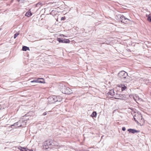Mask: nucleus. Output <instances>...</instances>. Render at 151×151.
I'll return each instance as SVG.
<instances>
[{"instance_id":"nucleus-1","label":"nucleus","mask_w":151,"mask_h":151,"mask_svg":"<svg viewBox=\"0 0 151 151\" xmlns=\"http://www.w3.org/2000/svg\"><path fill=\"white\" fill-rule=\"evenodd\" d=\"M118 76L121 78L124 82H127L128 81L127 73L124 71H120L118 74Z\"/></svg>"},{"instance_id":"nucleus-2","label":"nucleus","mask_w":151,"mask_h":151,"mask_svg":"<svg viewBox=\"0 0 151 151\" xmlns=\"http://www.w3.org/2000/svg\"><path fill=\"white\" fill-rule=\"evenodd\" d=\"M60 88L61 91L63 93L69 95L73 93L71 89L64 85L61 86Z\"/></svg>"},{"instance_id":"nucleus-3","label":"nucleus","mask_w":151,"mask_h":151,"mask_svg":"<svg viewBox=\"0 0 151 151\" xmlns=\"http://www.w3.org/2000/svg\"><path fill=\"white\" fill-rule=\"evenodd\" d=\"M118 17H119L120 20L122 22L124 23H126L129 21V19L127 18H125L123 16H122L121 15H118Z\"/></svg>"},{"instance_id":"nucleus-4","label":"nucleus","mask_w":151,"mask_h":151,"mask_svg":"<svg viewBox=\"0 0 151 151\" xmlns=\"http://www.w3.org/2000/svg\"><path fill=\"white\" fill-rule=\"evenodd\" d=\"M107 94L108 95H110L111 96V97L110 96V98H114L117 99H121L116 97V96H115L114 92V90L113 89H111L107 93Z\"/></svg>"},{"instance_id":"nucleus-5","label":"nucleus","mask_w":151,"mask_h":151,"mask_svg":"<svg viewBox=\"0 0 151 151\" xmlns=\"http://www.w3.org/2000/svg\"><path fill=\"white\" fill-rule=\"evenodd\" d=\"M48 101L51 103H53L57 102L56 96H54L52 97H50L48 98Z\"/></svg>"},{"instance_id":"nucleus-6","label":"nucleus","mask_w":151,"mask_h":151,"mask_svg":"<svg viewBox=\"0 0 151 151\" xmlns=\"http://www.w3.org/2000/svg\"><path fill=\"white\" fill-rule=\"evenodd\" d=\"M137 116H138L139 117V119H138L139 120L140 118V122L141 123H142V124H143L144 123V119L142 117V115L141 114H135V117H136Z\"/></svg>"},{"instance_id":"nucleus-7","label":"nucleus","mask_w":151,"mask_h":151,"mask_svg":"<svg viewBox=\"0 0 151 151\" xmlns=\"http://www.w3.org/2000/svg\"><path fill=\"white\" fill-rule=\"evenodd\" d=\"M19 149L21 151H32V150H30L27 148L22 147H20V148H19Z\"/></svg>"},{"instance_id":"nucleus-8","label":"nucleus","mask_w":151,"mask_h":151,"mask_svg":"<svg viewBox=\"0 0 151 151\" xmlns=\"http://www.w3.org/2000/svg\"><path fill=\"white\" fill-rule=\"evenodd\" d=\"M25 123L24 121L20 120L19 121L17 122V124H18V127H21L24 124H22V123Z\"/></svg>"},{"instance_id":"nucleus-9","label":"nucleus","mask_w":151,"mask_h":151,"mask_svg":"<svg viewBox=\"0 0 151 151\" xmlns=\"http://www.w3.org/2000/svg\"><path fill=\"white\" fill-rule=\"evenodd\" d=\"M128 131L130 132L134 133H137L139 132V131L137 130L134 129H128Z\"/></svg>"},{"instance_id":"nucleus-10","label":"nucleus","mask_w":151,"mask_h":151,"mask_svg":"<svg viewBox=\"0 0 151 151\" xmlns=\"http://www.w3.org/2000/svg\"><path fill=\"white\" fill-rule=\"evenodd\" d=\"M37 83H45L43 78H37Z\"/></svg>"},{"instance_id":"nucleus-11","label":"nucleus","mask_w":151,"mask_h":151,"mask_svg":"<svg viewBox=\"0 0 151 151\" xmlns=\"http://www.w3.org/2000/svg\"><path fill=\"white\" fill-rule=\"evenodd\" d=\"M120 85L121 86H120L121 87V90L122 91H124L127 88V87L125 86L124 84H121Z\"/></svg>"},{"instance_id":"nucleus-12","label":"nucleus","mask_w":151,"mask_h":151,"mask_svg":"<svg viewBox=\"0 0 151 151\" xmlns=\"http://www.w3.org/2000/svg\"><path fill=\"white\" fill-rule=\"evenodd\" d=\"M43 148L45 149H47L49 148L50 147L47 145V143L44 142L43 145Z\"/></svg>"},{"instance_id":"nucleus-13","label":"nucleus","mask_w":151,"mask_h":151,"mask_svg":"<svg viewBox=\"0 0 151 151\" xmlns=\"http://www.w3.org/2000/svg\"><path fill=\"white\" fill-rule=\"evenodd\" d=\"M22 50L23 51H26L27 50H29V47L24 46L22 47Z\"/></svg>"},{"instance_id":"nucleus-14","label":"nucleus","mask_w":151,"mask_h":151,"mask_svg":"<svg viewBox=\"0 0 151 151\" xmlns=\"http://www.w3.org/2000/svg\"><path fill=\"white\" fill-rule=\"evenodd\" d=\"M44 142H46L47 143V145L48 146H50V147L51 146H53V145H52V144L51 143L50 141L49 140H47L45 141Z\"/></svg>"},{"instance_id":"nucleus-15","label":"nucleus","mask_w":151,"mask_h":151,"mask_svg":"<svg viewBox=\"0 0 151 151\" xmlns=\"http://www.w3.org/2000/svg\"><path fill=\"white\" fill-rule=\"evenodd\" d=\"M62 100V97L60 96H56V101H60Z\"/></svg>"},{"instance_id":"nucleus-16","label":"nucleus","mask_w":151,"mask_h":151,"mask_svg":"<svg viewBox=\"0 0 151 151\" xmlns=\"http://www.w3.org/2000/svg\"><path fill=\"white\" fill-rule=\"evenodd\" d=\"M134 99L135 101H136L137 100H139V99H141L139 98L138 96L137 95H136L135 96H134Z\"/></svg>"},{"instance_id":"nucleus-17","label":"nucleus","mask_w":151,"mask_h":151,"mask_svg":"<svg viewBox=\"0 0 151 151\" xmlns=\"http://www.w3.org/2000/svg\"><path fill=\"white\" fill-rule=\"evenodd\" d=\"M32 15V14L30 11V12H26L25 15L26 16H27L28 17H29L31 16Z\"/></svg>"},{"instance_id":"nucleus-18","label":"nucleus","mask_w":151,"mask_h":151,"mask_svg":"<svg viewBox=\"0 0 151 151\" xmlns=\"http://www.w3.org/2000/svg\"><path fill=\"white\" fill-rule=\"evenodd\" d=\"M63 43H69L70 42V41L69 39H64L63 40Z\"/></svg>"},{"instance_id":"nucleus-19","label":"nucleus","mask_w":151,"mask_h":151,"mask_svg":"<svg viewBox=\"0 0 151 151\" xmlns=\"http://www.w3.org/2000/svg\"><path fill=\"white\" fill-rule=\"evenodd\" d=\"M43 5V4L41 3H38L36 5V7H38L39 8H40L41 6Z\"/></svg>"},{"instance_id":"nucleus-20","label":"nucleus","mask_w":151,"mask_h":151,"mask_svg":"<svg viewBox=\"0 0 151 151\" xmlns=\"http://www.w3.org/2000/svg\"><path fill=\"white\" fill-rule=\"evenodd\" d=\"M97 115V113L96 111L93 112L91 116L93 117H95Z\"/></svg>"},{"instance_id":"nucleus-21","label":"nucleus","mask_w":151,"mask_h":151,"mask_svg":"<svg viewBox=\"0 0 151 151\" xmlns=\"http://www.w3.org/2000/svg\"><path fill=\"white\" fill-rule=\"evenodd\" d=\"M63 38H57V40L60 43H63Z\"/></svg>"},{"instance_id":"nucleus-22","label":"nucleus","mask_w":151,"mask_h":151,"mask_svg":"<svg viewBox=\"0 0 151 151\" xmlns=\"http://www.w3.org/2000/svg\"><path fill=\"white\" fill-rule=\"evenodd\" d=\"M147 20L151 22V14L149 15L147 18Z\"/></svg>"},{"instance_id":"nucleus-23","label":"nucleus","mask_w":151,"mask_h":151,"mask_svg":"<svg viewBox=\"0 0 151 151\" xmlns=\"http://www.w3.org/2000/svg\"><path fill=\"white\" fill-rule=\"evenodd\" d=\"M37 79H35L31 81L30 82L37 83Z\"/></svg>"},{"instance_id":"nucleus-24","label":"nucleus","mask_w":151,"mask_h":151,"mask_svg":"<svg viewBox=\"0 0 151 151\" xmlns=\"http://www.w3.org/2000/svg\"><path fill=\"white\" fill-rule=\"evenodd\" d=\"M19 34L18 33H15L14 35V38L15 39L16 37Z\"/></svg>"},{"instance_id":"nucleus-25","label":"nucleus","mask_w":151,"mask_h":151,"mask_svg":"<svg viewBox=\"0 0 151 151\" xmlns=\"http://www.w3.org/2000/svg\"><path fill=\"white\" fill-rule=\"evenodd\" d=\"M133 118H134V120L135 121V122H137V124H138L139 123L138 122V121L137 120L136 118L134 117Z\"/></svg>"},{"instance_id":"nucleus-26","label":"nucleus","mask_w":151,"mask_h":151,"mask_svg":"<svg viewBox=\"0 0 151 151\" xmlns=\"http://www.w3.org/2000/svg\"><path fill=\"white\" fill-rule=\"evenodd\" d=\"M17 126H18V124H17V122H16V123H14L13 125H12L11 126H15V127H16Z\"/></svg>"},{"instance_id":"nucleus-27","label":"nucleus","mask_w":151,"mask_h":151,"mask_svg":"<svg viewBox=\"0 0 151 151\" xmlns=\"http://www.w3.org/2000/svg\"><path fill=\"white\" fill-rule=\"evenodd\" d=\"M18 1L21 3H24V0H18Z\"/></svg>"},{"instance_id":"nucleus-28","label":"nucleus","mask_w":151,"mask_h":151,"mask_svg":"<svg viewBox=\"0 0 151 151\" xmlns=\"http://www.w3.org/2000/svg\"><path fill=\"white\" fill-rule=\"evenodd\" d=\"M122 129L123 131H125L126 130V128L124 127H123L122 128Z\"/></svg>"},{"instance_id":"nucleus-29","label":"nucleus","mask_w":151,"mask_h":151,"mask_svg":"<svg viewBox=\"0 0 151 151\" xmlns=\"http://www.w3.org/2000/svg\"><path fill=\"white\" fill-rule=\"evenodd\" d=\"M47 112H44L43 114V115H44V116H45V115H46V114H47Z\"/></svg>"},{"instance_id":"nucleus-30","label":"nucleus","mask_w":151,"mask_h":151,"mask_svg":"<svg viewBox=\"0 0 151 151\" xmlns=\"http://www.w3.org/2000/svg\"><path fill=\"white\" fill-rule=\"evenodd\" d=\"M119 96L120 97H122V98L124 97V96L123 95H119Z\"/></svg>"},{"instance_id":"nucleus-31","label":"nucleus","mask_w":151,"mask_h":151,"mask_svg":"<svg viewBox=\"0 0 151 151\" xmlns=\"http://www.w3.org/2000/svg\"><path fill=\"white\" fill-rule=\"evenodd\" d=\"M63 19H64V17H62L61 18V20H63Z\"/></svg>"},{"instance_id":"nucleus-32","label":"nucleus","mask_w":151,"mask_h":151,"mask_svg":"<svg viewBox=\"0 0 151 151\" xmlns=\"http://www.w3.org/2000/svg\"><path fill=\"white\" fill-rule=\"evenodd\" d=\"M63 36H65L64 35H63Z\"/></svg>"},{"instance_id":"nucleus-33","label":"nucleus","mask_w":151,"mask_h":151,"mask_svg":"<svg viewBox=\"0 0 151 151\" xmlns=\"http://www.w3.org/2000/svg\"><path fill=\"white\" fill-rule=\"evenodd\" d=\"M1 29L0 28V30Z\"/></svg>"}]
</instances>
